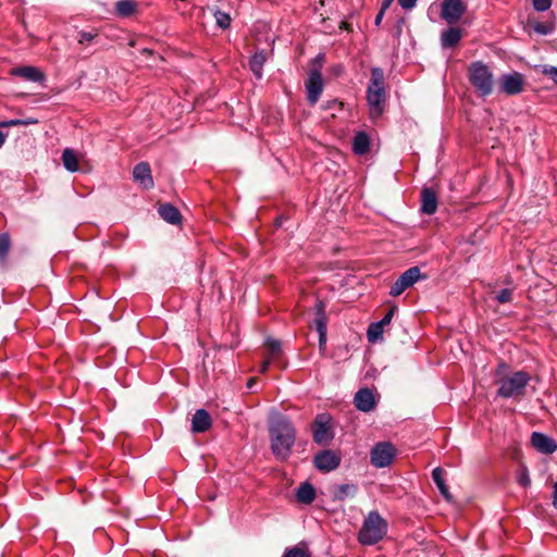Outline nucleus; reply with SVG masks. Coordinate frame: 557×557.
<instances>
[{
	"mask_svg": "<svg viewBox=\"0 0 557 557\" xmlns=\"http://www.w3.org/2000/svg\"><path fill=\"white\" fill-rule=\"evenodd\" d=\"M1 127L22 126L21 119L8 120L0 122Z\"/></svg>",
	"mask_w": 557,
	"mask_h": 557,
	"instance_id": "a19ab883",
	"label": "nucleus"
},
{
	"mask_svg": "<svg viewBox=\"0 0 557 557\" xmlns=\"http://www.w3.org/2000/svg\"><path fill=\"white\" fill-rule=\"evenodd\" d=\"M397 311V306H393L388 312L377 322L383 329L385 325H388Z\"/></svg>",
	"mask_w": 557,
	"mask_h": 557,
	"instance_id": "58836bf2",
	"label": "nucleus"
},
{
	"mask_svg": "<svg viewBox=\"0 0 557 557\" xmlns=\"http://www.w3.org/2000/svg\"><path fill=\"white\" fill-rule=\"evenodd\" d=\"M468 76L470 84L480 97L486 98L493 92L494 75L482 61H475L469 65Z\"/></svg>",
	"mask_w": 557,
	"mask_h": 557,
	"instance_id": "20e7f679",
	"label": "nucleus"
},
{
	"mask_svg": "<svg viewBox=\"0 0 557 557\" xmlns=\"http://www.w3.org/2000/svg\"><path fill=\"white\" fill-rule=\"evenodd\" d=\"M283 557H310V555L304 548L294 546L292 548H287Z\"/></svg>",
	"mask_w": 557,
	"mask_h": 557,
	"instance_id": "c9c22d12",
	"label": "nucleus"
},
{
	"mask_svg": "<svg viewBox=\"0 0 557 557\" xmlns=\"http://www.w3.org/2000/svg\"><path fill=\"white\" fill-rule=\"evenodd\" d=\"M518 483L523 487H529L531 484V479L529 475V471L525 467H522L517 475Z\"/></svg>",
	"mask_w": 557,
	"mask_h": 557,
	"instance_id": "72a5a7b5",
	"label": "nucleus"
},
{
	"mask_svg": "<svg viewBox=\"0 0 557 557\" xmlns=\"http://www.w3.org/2000/svg\"><path fill=\"white\" fill-rule=\"evenodd\" d=\"M265 61L267 57L264 51L256 52L249 60V67L258 79L262 77V70Z\"/></svg>",
	"mask_w": 557,
	"mask_h": 557,
	"instance_id": "b1692460",
	"label": "nucleus"
},
{
	"mask_svg": "<svg viewBox=\"0 0 557 557\" xmlns=\"http://www.w3.org/2000/svg\"><path fill=\"white\" fill-rule=\"evenodd\" d=\"M393 2H394V0H383L382 4H381V9L387 10L392 5Z\"/></svg>",
	"mask_w": 557,
	"mask_h": 557,
	"instance_id": "8fccbe9b",
	"label": "nucleus"
},
{
	"mask_svg": "<svg viewBox=\"0 0 557 557\" xmlns=\"http://www.w3.org/2000/svg\"><path fill=\"white\" fill-rule=\"evenodd\" d=\"M307 99L311 106H314L323 91V78L320 69H311L305 83Z\"/></svg>",
	"mask_w": 557,
	"mask_h": 557,
	"instance_id": "1a4fd4ad",
	"label": "nucleus"
},
{
	"mask_svg": "<svg viewBox=\"0 0 557 557\" xmlns=\"http://www.w3.org/2000/svg\"><path fill=\"white\" fill-rule=\"evenodd\" d=\"M271 360H272L271 358H268L267 360H264L262 362L261 368H260V372H262V373L267 372Z\"/></svg>",
	"mask_w": 557,
	"mask_h": 557,
	"instance_id": "de8ad7c7",
	"label": "nucleus"
},
{
	"mask_svg": "<svg viewBox=\"0 0 557 557\" xmlns=\"http://www.w3.org/2000/svg\"><path fill=\"white\" fill-rule=\"evenodd\" d=\"M314 329L319 334V346L323 348L326 344L327 318L325 314V305L319 300L315 304V318L313 320Z\"/></svg>",
	"mask_w": 557,
	"mask_h": 557,
	"instance_id": "ddd939ff",
	"label": "nucleus"
},
{
	"mask_svg": "<svg viewBox=\"0 0 557 557\" xmlns=\"http://www.w3.org/2000/svg\"><path fill=\"white\" fill-rule=\"evenodd\" d=\"M385 11L386 10L380 9L379 13L375 16V25H380L381 24V22H382V20L384 17Z\"/></svg>",
	"mask_w": 557,
	"mask_h": 557,
	"instance_id": "49530a36",
	"label": "nucleus"
},
{
	"mask_svg": "<svg viewBox=\"0 0 557 557\" xmlns=\"http://www.w3.org/2000/svg\"><path fill=\"white\" fill-rule=\"evenodd\" d=\"M265 346H267L269 355H270L269 358L274 359L275 357H277L280 355L281 343L278 341L269 338L265 342Z\"/></svg>",
	"mask_w": 557,
	"mask_h": 557,
	"instance_id": "7c9ffc66",
	"label": "nucleus"
},
{
	"mask_svg": "<svg viewBox=\"0 0 557 557\" xmlns=\"http://www.w3.org/2000/svg\"><path fill=\"white\" fill-rule=\"evenodd\" d=\"M62 162H63L64 168L67 171H70V172L78 171V159L72 149L66 148L63 150Z\"/></svg>",
	"mask_w": 557,
	"mask_h": 557,
	"instance_id": "a878e982",
	"label": "nucleus"
},
{
	"mask_svg": "<svg viewBox=\"0 0 557 557\" xmlns=\"http://www.w3.org/2000/svg\"><path fill=\"white\" fill-rule=\"evenodd\" d=\"M553 506L557 509V482L554 484Z\"/></svg>",
	"mask_w": 557,
	"mask_h": 557,
	"instance_id": "09e8293b",
	"label": "nucleus"
},
{
	"mask_svg": "<svg viewBox=\"0 0 557 557\" xmlns=\"http://www.w3.org/2000/svg\"><path fill=\"white\" fill-rule=\"evenodd\" d=\"M10 75L21 77L29 82H45V74L39 69L32 65L13 67L10 71Z\"/></svg>",
	"mask_w": 557,
	"mask_h": 557,
	"instance_id": "dca6fc26",
	"label": "nucleus"
},
{
	"mask_svg": "<svg viewBox=\"0 0 557 557\" xmlns=\"http://www.w3.org/2000/svg\"><path fill=\"white\" fill-rule=\"evenodd\" d=\"M311 430L314 443L319 445L329 444L334 437L331 416L327 413L317 414L313 420Z\"/></svg>",
	"mask_w": 557,
	"mask_h": 557,
	"instance_id": "423d86ee",
	"label": "nucleus"
},
{
	"mask_svg": "<svg viewBox=\"0 0 557 557\" xmlns=\"http://www.w3.org/2000/svg\"><path fill=\"white\" fill-rule=\"evenodd\" d=\"M441 7V17L448 24L457 23L467 10L461 0H444Z\"/></svg>",
	"mask_w": 557,
	"mask_h": 557,
	"instance_id": "9b49d317",
	"label": "nucleus"
},
{
	"mask_svg": "<svg viewBox=\"0 0 557 557\" xmlns=\"http://www.w3.org/2000/svg\"><path fill=\"white\" fill-rule=\"evenodd\" d=\"M500 90L508 96L519 95L523 91L524 79L522 74L513 72L511 74H504L500 79Z\"/></svg>",
	"mask_w": 557,
	"mask_h": 557,
	"instance_id": "f8f14e48",
	"label": "nucleus"
},
{
	"mask_svg": "<svg viewBox=\"0 0 557 557\" xmlns=\"http://www.w3.org/2000/svg\"><path fill=\"white\" fill-rule=\"evenodd\" d=\"M21 122H22V126H28V125H35L39 121H38V119H35V117H27V119H21Z\"/></svg>",
	"mask_w": 557,
	"mask_h": 557,
	"instance_id": "c03bdc74",
	"label": "nucleus"
},
{
	"mask_svg": "<svg viewBox=\"0 0 557 557\" xmlns=\"http://www.w3.org/2000/svg\"><path fill=\"white\" fill-rule=\"evenodd\" d=\"M216 25L222 29H227L231 26L232 18L228 13L216 10L214 12Z\"/></svg>",
	"mask_w": 557,
	"mask_h": 557,
	"instance_id": "c85d7f7f",
	"label": "nucleus"
},
{
	"mask_svg": "<svg viewBox=\"0 0 557 557\" xmlns=\"http://www.w3.org/2000/svg\"><path fill=\"white\" fill-rule=\"evenodd\" d=\"M443 474H444V471L441 468H435L432 471V479L438 490H443V487L447 486Z\"/></svg>",
	"mask_w": 557,
	"mask_h": 557,
	"instance_id": "473e14b6",
	"label": "nucleus"
},
{
	"mask_svg": "<svg viewBox=\"0 0 557 557\" xmlns=\"http://www.w3.org/2000/svg\"><path fill=\"white\" fill-rule=\"evenodd\" d=\"M133 178L144 189H151L154 186L151 169L148 162H139L133 169Z\"/></svg>",
	"mask_w": 557,
	"mask_h": 557,
	"instance_id": "4468645a",
	"label": "nucleus"
},
{
	"mask_svg": "<svg viewBox=\"0 0 557 557\" xmlns=\"http://www.w3.org/2000/svg\"><path fill=\"white\" fill-rule=\"evenodd\" d=\"M531 442L533 447L542 454L550 455L557 450L556 441L544 433L533 432Z\"/></svg>",
	"mask_w": 557,
	"mask_h": 557,
	"instance_id": "2eb2a0df",
	"label": "nucleus"
},
{
	"mask_svg": "<svg viewBox=\"0 0 557 557\" xmlns=\"http://www.w3.org/2000/svg\"><path fill=\"white\" fill-rule=\"evenodd\" d=\"M383 327L376 322L372 323L368 329V339L369 342H376L382 338Z\"/></svg>",
	"mask_w": 557,
	"mask_h": 557,
	"instance_id": "c756f323",
	"label": "nucleus"
},
{
	"mask_svg": "<svg viewBox=\"0 0 557 557\" xmlns=\"http://www.w3.org/2000/svg\"><path fill=\"white\" fill-rule=\"evenodd\" d=\"M255 383H256V377L249 379V381L247 382V387L251 388Z\"/></svg>",
	"mask_w": 557,
	"mask_h": 557,
	"instance_id": "864d4df0",
	"label": "nucleus"
},
{
	"mask_svg": "<svg viewBox=\"0 0 557 557\" xmlns=\"http://www.w3.org/2000/svg\"><path fill=\"white\" fill-rule=\"evenodd\" d=\"M398 4L404 10H412L417 4V0H398Z\"/></svg>",
	"mask_w": 557,
	"mask_h": 557,
	"instance_id": "ea45409f",
	"label": "nucleus"
},
{
	"mask_svg": "<svg viewBox=\"0 0 557 557\" xmlns=\"http://www.w3.org/2000/svg\"><path fill=\"white\" fill-rule=\"evenodd\" d=\"M296 435V428L286 416L276 414L270 420V447L276 460L286 461L290 457Z\"/></svg>",
	"mask_w": 557,
	"mask_h": 557,
	"instance_id": "f257e3e1",
	"label": "nucleus"
},
{
	"mask_svg": "<svg viewBox=\"0 0 557 557\" xmlns=\"http://www.w3.org/2000/svg\"><path fill=\"white\" fill-rule=\"evenodd\" d=\"M137 3L134 0H120L115 4V12L121 17H128L136 12Z\"/></svg>",
	"mask_w": 557,
	"mask_h": 557,
	"instance_id": "393cba45",
	"label": "nucleus"
},
{
	"mask_svg": "<svg viewBox=\"0 0 557 557\" xmlns=\"http://www.w3.org/2000/svg\"><path fill=\"white\" fill-rule=\"evenodd\" d=\"M158 212L160 216L170 224L177 225L182 222L180 210L171 203L160 205Z\"/></svg>",
	"mask_w": 557,
	"mask_h": 557,
	"instance_id": "412c9836",
	"label": "nucleus"
},
{
	"mask_svg": "<svg viewBox=\"0 0 557 557\" xmlns=\"http://www.w3.org/2000/svg\"><path fill=\"white\" fill-rule=\"evenodd\" d=\"M341 454L332 449L320 450L313 457L314 467L321 472H331L341 465Z\"/></svg>",
	"mask_w": 557,
	"mask_h": 557,
	"instance_id": "9d476101",
	"label": "nucleus"
},
{
	"mask_svg": "<svg viewBox=\"0 0 557 557\" xmlns=\"http://www.w3.org/2000/svg\"><path fill=\"white\" fill-rule=\"evenodd\" d=\"M441 492V494L443 495V497L446 499V500H451V495L449 493V490H448V486H445L443 487V490H438Z\"/></svg>",
	"mask_w": 557,
	"mask_h": 557,
	"instance_id": "a18cd8bd",
	"label": "nucleus"
},
{
	"mask_svg": "<svg viewBox=\"0 0 557 557\" xmlns=\"http://www.w3.org/2000/svg\"><path fill=\"white\" fill-rule=\"evenodd\" d=\"M424 277L425 276L421 274V270L419 267H411L408 270H406L404 273H401V275L391 286L389 295L392 297H398L406 289H408L414 283H417L420 278H424Z\"/></svg>",
	"mask_w": 557,
	"mask_h": 557,
	"instance_id": "6e6552de",
	"label": "nucleus"
},
{
	"mask_svg": "<svg viewBox=\"0 0 557 557\" xmlns=\"http://www.w3.org/2000/svg\"><path fill=\"white\" fill-rule=\"evenodd\" d=\"M355 406L358 410L369 412L376 406L374 394L369 388L359 389L354 399Z\"/></svg>",
	"mask_w": 557,
	"mask_h": 557,
	"instance_id": "f3484780",
	"label": "nucleus"
},
{
	"mask_svg": "<svg viewBox=\"0 0 557 557\" xmlns=\"http://www.w3.org/2000/svg\"><path fill=\"white\" fill-rule=\"evenodd\" d=\"M357 491L354 484H341L336 485L333 490V498L335 500H344L348 495L355 494Z\"/></svg>",
	"mask_w": 557,
	"mask_h": 557,
	"instance_id": "bb28decb",
	"label": "nucleus"
},
{
	"mask_svg": "<svg viewBox=\"0 0 557 557\" xmlns=\"http://www.w3.org/2000/svg\"><path fill=\"white\" fill-rule=\"evenodd\" d=\"M506 368H507V364H506V363H500V364L498 366V369H497L496 374H497V375H499V374H500V372H502V370H503V369H506Z\"/></svg>",
	"mask_w": 557,
	"mask_h": 557,
	"instance_id": "603ef678",
	"label": "nucleus"
},
{
	"mask_svg": "<svg viewBox=\"0 0 557 557\" xmlns=\"http://www.w3.org/2000/svg\"><path fill=\"white\" fill-rule=\"evenodd\" d=\"M367 103L371 119L380 117L385 109L386 89L384 71L381 67L371 69V77L367 88Z\"/></svg>",
	"mask_w": 557,
	"mask_h": 557,
	"instance_id": "f03ea898",
	"label": "nucleus"
},
{
	"mask_svg": "<svg viewBox=\"0 0 557 557\" xmlns=\"http://www.w3.org/2000/svg\"><path fill=\"white\" fill-rule=\"evenodd\" d=\"M12 242L10 234L4 232L0 234V262L5 263L11 250Z\"/></svg>",
	"mask_w": 557,
	"mask_h": 557,
	"instance_id": "cd10ccee",
	"label": "nucleus"
},
{
	"mask_svg": "<svg viewBox=\"0 0 557 557\" xmlns=\"http://www.w3.org/2000/svg\"><path fill=\"white\" fill-rule=\"evenodd\" d=\"M513 298V288H504L497 293L495 299L499 304H508L511 302Z\"/></svg>",
	"mask_w": 557,
	"mask_h": 557,
	"instance_id": "2f4dec72",
	"label": "nucleus"
},
{
	"mask_svg": "<svg viewBox=\"0 0 557 557\" xmlns=\"http://www.w3.org/2000/svg\"><path fill=\"white\" fill-rule=\"evenodd\" d=\"M540 67V72L543 74V75H546L548 76L549 78L553 79V82L557 85V66H552V65H541L539 66Z\"/></svg>",
	"mask_w": 557,
	"mask_h": 557,
	"instance_id": "f704fd0d",
	"label": "nucleus"
},
{
	"mask_svg": "<svg viewBox=\"0 0 557 557\" xmlns=\"http://www.w3.org/2000/svg\"><path fill=\"white\" fill-rule=\"evenodd\" d=\"M315 488L308 482L301 483L296 492L297 500L305 505H310L315 499Z\"/></svg>",
	"mask_w": 557,
	"mask_h": 557,
	"instance_id": "4be33fe9",
	"label": "nucleus"
},
{
	"mask_svg": "<svg viewBox=\"0 0 557 557\" xmlns=\"http://www.w3.org/2000/svg\"><path fill=\"white\" fill-rule=\"evenodd\" d=\"M462 38V32L458 27H449L441 34V45L443 48L456 47Z\"/></svg>",
	"mask_w": 557,
	"mask_h": 557,
	"instance_id": "aec40b11",
	"label": "nucleus"
},
{
	"mask_svg": "<svg viewBox=\"0 0 557 557\" xmlns=\"http://www.w3.org/2000/svg\"><path fill=\"white\" fill-rule=\"evenodd\" d=\"M212 425V419L209 412L205 409H198L191 419V431L194 433H205Z\"/></svg>",
	"mask_w": 557,
	"mask_h": 557,
	"instance_id": "6ab92c4d",
	"label": "nucleus"
},
{
	"mask_svg": "<svg viewBox=\"0 0 557 557\" xmlns=\"http://www.w3.org/2000/svg\"><path fill=\"white\" fill-rule=\"evenodd\" d=\"M535 30H536L537 33H541V34H546V30H545V28H544V26H543L542 24H537V25L535 26Z\"/></svg>",
	"mask_w": 557,
	"mask_h": 557,
	"instance_id": "3c124183",
	"label": "nucleus"
},
{
	"mask_svg": "<svg viewBox=\"0 0 557 557\" xmlns=\"http://www.w3.org/2000/svg\"><path fill=\"white\" fill-rule=\"evenodd\" d=\"M387 522L377 511H370L358 532V542L362 545H374L387 533Z\"/></svg>",
	"mask_w": 557,
	"mask_h": 557,
	"instance_id": "7ed1b4c3",
	"label": "nucleus"
},
{
	"mask_svg": "<svg viewBox=\"0 0 557 557\" xmlns=\"http://www.w3.org/2000/svg\"><path fill=\"white\" fill-rule=\"evenodd\" d=\"M438 205L437 194L433 188L424 187L421 190V212L432 215L436 212Z\"/></svg>",
	"mask_w": 557,
	"mask_h": 557,
	"instance_id": "a211bd4d",
	"label": "nucleus"
},
{
	"mask_svg": "<svg viewBox=\"0 0 557 557\" xmlns=\"http://www.w3.org/2000/svg\"><path fill=\"white\" fill-rule=\"evenodd\" d=\"M531 376L525 371H516L497 381V395L503 398H520L525 394Z\"/></svg>",
	"mask_w": 557,
	"mask_h": 557,
	"instance_id": "39448f33",
	"label": "nucleus"
},
{
	"mask_svg": "<svg viewBox=\"0 0 557 557\" xmlns=\"http://www.w3.org/2000/svg\"><path fill=\"white\" fill-rule=\"evenodd\" d=\"M535 11L544 12L552 7V0H532Z\"/></svg>",
	"mask_w": 557,
	"mask_h": 557,
	"instance_id": "4c0bfd02",
	"label": "nucleus"
},
{
	"mask_svg": "<svg viewBox=\"0 0 557 557\" xmlns=\"http://www.w3.org/2000/svg\"><path fill=\"white\" fill-rule=\"evenodd\" d=\"M323 61H324V54H319L314 60H313V67L312 69H322V64H323Z\"/></svg>",
	"mask_w": 557,
	"mask_h": 557,
	"instance_id": "37998d69",
	"label": "nucleus"
},
{
	"mask_svg": "<svg viewBox=\"0 0 557 557\" xmlns=\"http://www.w3.org/2000/svg\"><path fill=\"white\" fill-rule=\"evenodd\" d=\"M97 37V33L95 32H86L82 30L78 33L77 41L83 45L85 42H91Z\"/></svg>",
	"mask_w": 557,
	"mask_h": 557,
	"instance_id": "e433bc0d",
	"label": "nucleus"
},
{
	"mask_svg": "<svg viewBox=\"0 0 557 557\" xmlns=\"http://www.w3.org/2000/svg\"><path fill=\"white\" fill-rule=\"evenodd\" d=\"M370 150V138L366 132H358L352 140V151L363 156Z\"/></svg>",
	"mask_w": 557,
	"mask_h": 557,
	"instance_id": "5701e85b",
	"label": "nucleus"
},
{
	"mask_svg": "<svg viewBox=\"0 0 557 557\" xmlns=\"http://www.w3.org/2000/svg\"><path fill=\"white\" fill-rule=\"evenodd\" d=\"M345 72V67L343 64H335L331 67V73L335 76H342Z\"/></svg>",
	"mask_w": 557,
	"mask_h": 557,
	"instance_id": "79ce46f5",
	"label": "nucleus"
},
{
	"mask_svg": "<svg viewBox=\"0 0 557 557\" xmlns=\"http://www.w3.org/2000/svg\"><path fill=\"white\" fill-rule=\"evenodd\" d=\"M396 453L397 449L392 443H376L370 453L371 463L376 468L388 467L393 462Z\"/></svg>",
	"mask_w": 557,
	"mask_h": 557,
	"instance_id": "0eeeda50",
	"label": "nucleus"
}]
</instances>
